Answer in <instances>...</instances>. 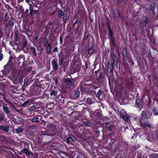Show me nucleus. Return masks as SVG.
Masks as SVG:
<instances>
[{"instance_id": "f257e3e1", "label": "nucleus", "mask_w": 158, "mask_h": 158, "mask_svg": "<svg viewBox=\"0 0 158 158\" xmlns=\"http://www.w3.org/2000/svg\"><path fill=\"white\" fill-rule=\"evenodd\" d=\"M149 118L147 112L145 110L142 111L139 120V123L141 127L144 129H146L147 127L152 128L150 123L147 120Z\"/></svg>"}, {"instance_id": "f03ea898", "label": "nucleus", "mask_w": 158, "mask_h": 158, "mask_svg": "<svg viewBox=\"0 0 158 158\" xmlns=\"http://www.w3.org/2000/svg\"><path fill=\"white\" fill-rule=\"evenodd\" d=\"M114 139H102V141L104 146L107 148H110L114 147H116L115 143L117 142V140Z\"/></svg>"}, {"instance_id": "7ed1b4c3", "label": "nucleus", "mask_w": 158, "mask_h": 158, "mask_svg": "<svg viewBox=\"0 0 158 158\" xmlns=\"http://www.w3.org/2000/svg\"><path fill=\"white\" fill-rule=\"evenodd\" d=\"M9 14L8 12L5 13L4 18V22L5 23L6 25H9L11 27H12L14 24V19L13 17L10 18L9 17Z\"/></svg>"}, {"instance_id": "20e7f679", "label": "nucleus", "mask_w": 158, "mask_h": 158, "mask_svg": "<svg viewBox=\"0 0 158 158\" xmlns=\"http://www.w3.org/2000/svg\"><path fill=\"white\" fill-rule=\"evenodd\" d=\"M80 65L81 63L79 62L71 64L70 68L71 73L73 74L75 72H79L81 69Z\"/></svg>"}, {"instance_id": "39448f33", "label": "nucleus", "mask_w": 158, "mask_h": 158, "mask_svg": "<svg viewBox=\"0 0 158 158\" xmlns=\"http://www.w3.org/2000/svg\"><path fill=\"white\" fill-rule=\"evenodd\" d=\"M31 93L34 95H39L41 94V89L40 88L37 86H31L30 88Z\"/></svg>"}, {"instance_id": "423d86ee", "label": "nucleus", "mask_w": 158, "mask_h": 158, "mask_svg": "<svg viewBox=\"0 0 158 158\" xmlns=\"http://www.w3.org/2000/svg\"><path fill=\"white\" fill-rule=\"evenodd\" d=\"M106 129L111 132H114L115 130V126L112 122H106L104 125Z\"/></svg>"}, {"instance_id": "0eeeda50", "label": "nucleus", "mask_w": 158, "mask_h": 158, "mask_svg": "<svg viewBox=\"0 0 158 158\" xmlns=\"http://www.w3.org/2000/svg\"><path fill=\"white\" fill-rule=\"evenodd\" d=\"M83 140V144L85 148L87 151H89L90 149L91 148L92 142H89V140H87V139H82Z\"/></svg>"}, {"instance_id": "6e6552de", "label": "nucleus", "mask_w": 158, "mask_h": 158, "mask_svg": "<svg viewBox=\"0 0 158 158\" xmlns=\"http://www.w3.org/2000/svg\"><path fill=\"white\" fill-rule=\"evenodd\" d=\"M35 99V98L33 97L31 98V99L24 102L23 105L25 107H27L31 105L32 103L33 104H37L40 102H36L35 101H34Z\"/></svg>"}, {"instance_id": "1a4fd4ad", "label": "nucleus", "mask_w": 158, "mask_h": 158, "mask_svg": "<svg viewBox=\"0 0 158 158\" xmlns=\"http://www.w3.org/2000/svg\"><path fill=\"white\" fill-rule=\"evenodd\" d=\"M47 127L48 131H52V132L55 133L56 130V126L54 123L50 122L48 124Z\"/></svg>"}, {"instance_id": "9d476101", "label": "nucleus", "mask_w": 158, "mask_h": 158, "mask_svg": "<svg viewBox=\"0 0 158 158\" xmlns=\"http://www.w3.org/2000/svg\"><path fill=\"white\" fill-rule=\"evenodd\" d=\"M29 10V15L30 17L32 18L36 17V15L38 13V11L34 10L33 7L31 6H30Z\"/></svg>"}, {"instance_id": "9b49d317", "label": "nucleus", "mask_w": 158, "mask_h": 158, "mask_svg": "<svg viewBox=\"0 0 158 158\" xmlns=\"http://www.w3.org/2000/svg\"><path fill=\"white\" fill-rule=\"evenodd\" d=\"M120 116L123 119L126 121H127L128 120L129 116L127 113L123 110H121L119 112Z\"/></svg>"}, {"instance_id": "f8f14e48", "label": "nucleus", "mask_w": 158, "mask_h": 158, "mask_svg": "<svg viewBox=\"0 0 158 158\" xmlns=\"http://www.w3.org/2000/svg\"><path fill=\"white\" fill-rule=\"evenodd\" d=\"M29 144L27 143H24V147L23 149V152L25 153L26 156L28 157L31 154V151H29L28 149V148H29Z\"/></svg>"}, {"instance_id": "ddd939ff", "label": "nucleus", "mask_w": 158, "mask_h": 158, "mask_svg": "<svg viewBox=\"0 0 158 158\" xmlns=\"http://www.w3.org/2000/svg\"><path fill=\"white\" fill-rule=\"evenodd\" d=\"M111 56L112 57V60L113 61V64L114 65H115L116 67H118V60L116 53L113 52Z\"/></svg>"}, {"instance_id": "4468645a", "label": "nucleus", "mask_w": 158, "mask_h": 158, "mask_svg": "<svg viewBox=\"0 0 158 158\" xmlns=\"http://www.w3.org/2000/svg\"><path fill=\"white\" fill-rule=\"evenodd\" d=\"M78 139H66V143L69 144L75 145L78 144Z\"/></svg>"}, {"instance_id": "2eb2a0df", "label": "nucleus", "mask_w": 158, "mask_h": 158, "mask_svg": "<svg viewBox=\"0 0 158 158\" xmlns=\"http://www.w3.org/2000/svg\"><path fill=\"white\" fill-rule=\"evenodd\" d=\"M42 118V117L40 115H37L34 116V117L31 120V121L32 122L39 123L40 121H41Z\"/></svg>"}, {"instance_id": "dca6fc26", "label": "nucleus", "mask_w": 158, "mask_h": 158, "mask_svg": "<svg viewBox=\"0 0 158 158\" xmlns=\"http://www.w3.org/2000/svg\"><path fill=\"white\" fill-rule=\"evenodd\" d=\"M63 82L64 84H66V85L70 86H73V81L69 78H64L63 80Z\"/></svg>"}, {"instance_id": "f3484780", "label": "nucleus", "mask_w": 158, "mask_h": 158, "mask_svg": "<svg viewBox=\"0 0 158 158\" xmlns=\"http://www.w3.org/2000/svg\"><path fill=\"white\" fill-rule=\"evenodd\" d=\"M123 58L125 61H127L128 59V57L127 55V50L125 48H123L122 52Z\"/></svg>"}, {"instance_id": "a211bd4d", "label": "nucleus", "mask_w": 158, "mask_h": 158, "mask_svg": "<svg viewBox=\"0 0 158 158\" xmlns=\"http://www.w3.org/2000/svg\"><path fill=\"white\" fill-rule=\"evenodd\" d=\"M58 56L59 57V65L60 66L62 65L64 61L65 56L63 54L60 55L59 54H58Z\"/></svg>"}, {"instance_id": "6ab92c4d", "label": "nucleus", "mask_w": 158, "mask_h": 158, "mask_svg": "<svg viewBox=\"0 0 158 158\" xmlns=\"http://www.w3.org/2000/svg\"><path fill=\"white\" fill-rule=\"evenodd\" d=\"M30 49L33 57H35L37 55L36 48L34 47H31L30 48Z\"/></svg>"}, {"instance_id": "aec40b11", "label": "nucleus", "mask_w": 158, "mask_h": 158, "mask_svg": "<svg viewBox=\"0 0 158 158\" xmlns=\"http://www.w3.org/2000/svg\"><path fill=\"white\" fill-rule=\"evenodd\" d=\"M17 60L18 61V65L20 66V64L22 63H23L25 59V57L23 55H20L17 58Z\"/></svg>"}, {"instance_id": "412c9836", "label": "nucleus", "mask_w": 158, "mask_h": 158, "mask_svg": "<svg viewBox=\"0 0 158 158\" xmlns=\"http://www.w3.org/2000/svg\"><path fill=\"white\" fill-rule=\"evenodd\" d=\"M15 123L19 125H23V119L22 118L18 117L14 120Z\"/></svg>"}, {"instance_id": "4be33fe9", "label": "nucleus", "mask_w": 158, "mask_h": 158, "mask_svg": "<svg viewBox=\"0 0 158 158\" xmlns=\"http://www.w3.org/2000/svg\"><path fill=\"white\" fill-rule=\"evenodd\" d=\"M35 127L33 126H30L28 128V131L27 132V137L28 138L29 137H33V133L32 132H31V133L30 132V131L31 129H33V128H34Z\"/></svg>"}, {"instance_id": "5701e85b", "label": "nucleus", "mask_w": 158, "mask_h": 158, "mask_svg": "<svg viewBox=\"0 0 158 158\" xmlns=\"http://www.w3.org/2000/svg\"><path fill=\"white\" fill-rule=\"evenodd\" d=\"M57 61L56 59L55 58L52 62L53 68L55 70H57L58 69V65L57 63Z\"/></svg>"}, {"instance_id": "b1692460", "label": "nucleus", "mask_w": 158, "mask_h": 158, "mask_svg": "<svg viewBox=\"0 0 158 158\" xmlns=\"http://www.w3.org/2000/svg\"><path fill=\"white\" fill-rule=\"evenodd\" d=\"M148 22V19L147 17H143L141 23L142 24L143 27H146Z\"/></svg>"}, {"instance_id": "393cba45", "label": "nucleus", "mask_w": 158, "mask_h": 158, "mask_svg": "<svg viewBox=\"0 0 158 158\" xmlns=\"http://www.w3.org/2000/svg\"><path fill=\"white\" fill-rule=\"evenodd\" d=\"M156 6V3L154 2H152L150 3V10L154 14Z\"/></svg>"}, {"instance_id": "a878e982", "label": "nucleus", "mask_w": 158, "mask_h": 158, "mask_svg": "<svg viewBox=\"0 0 158 158\" xmlns=\"http://www.w3.org/2000/svg\"><path fill=\"white\" fill-rule=\"evenodd\" d=\"M50 98H55L57 95V92L54 90L51 91L50 94Z\"/></svg>"}, {"instance_id": "bb28decb", "label": "nucleus", "mask_w": 158, "mask_h": 158, "mask_svg": "<svg viewBox=\"0 0 158 158\" xmlns=\"http://www.w3.org/2000/svg\"><path fill=\"white\" fill-rule=\"evenodd\" d=\"M4 70L3 71V74L5 75L9 74L10 73V69L7 65H5L4 67Z\"/></svg>"}, {"instance_id": "cd10ccee", "label": "nucleus", "mask_w": 158, "mask_h": 158, "mask_svg": "<svg viewBox=\"0 0 158 158\" xmlns=\"http://www.w3.org/2000/svg\"><path fill=\"white\" fill-rule=\"evenodd\" d=\"M46 52L48 54H50L51 53L52 47L50 43H49L46 49Z\"/></svg>"}, {"instance_id": "c85d7f7f", "label": "nucleus", "mask_w": 158, "mask_h": 158, "mask_svg": "<svg viewBox=\"0 0 158 158\" xmlns=\"http://www.w3.org/2000/svg\"><path fill=\"white\" fill-rule=\"evenodd\" d=\"M109 40L110 44L111 47H115L116 46L115 41L114 40L113 37L109 38Z\"/></svg>"}, {"instance_id": "c756f323", "label": "nucleus", "mask_w": 158, "mask_h": 158, "mask_svg": "<svg viewBox=\"0 0 158 158\" xmlns=\"http://www.w3.org/2000/svg\"><path fill=\"white\" fill-rule=\"evenodd\" d=\"M113 14L115 17L118 19L120 18V16L117 9H115L114 10Z\"/></svg>"}, {"instance_id": "7c9ffc66", "label": "nucleus", "mask_w": 158, "mask_h": 158, "mask_svg": "<svg viewBox=\"0 0 158 158\" xmlns=\"http://www.w3.org/2000/svg\"><path fill=\"white\" fill-rule=\"evenodd\" d=\"M83 124L86 127H90L92 125V123L89 121H84L82 122Z\"/></svg>"}, {"instance_id": "2f4dec72", "label": "nucleus", "mask_w": 158, "mask_h": 158, "mask_svg": "<svg viewBox=\"0 0 158 158\" xmlns=\"http://www.w3.org/2000/svg\"><path fill=\"white\" fill-rule=\"evenodd\" d=\"M0 129L6 132H7L9 130V127L8 126H3L0 125Z\"/></svg>"}, {"instance_id": "473e14b6", "label": "nucleus", "mask_w": 158, "mask_h": 158, "mask_svg": "<svg viewBox=\"0 0 158 158\" xmlns=\"http://www.w3.org/2000/svg\"><path fill=\"white\" fill-rule=\"evenodd\" d=\"M23 41V48L26 47L27 45V40L25 37H23L22 39Z\"/></svg>"}, {"instance_id": "72a5a7b5", "label": "nucleus", "mask_w": 158, "mask_h": 158, "mask_svg": "<svg viewBox=\"0 0 158 158\" xmlns=\"http://www.w3.org/2000/svg\"><path fill=\"white\" fill-rule=\"evenodd\" d=\"M3 110L4 112L6 114H8L10 113V111L9 108L7 106H3L2 107Z\"/></svg>"}, {"instance_id": "f704fd0d", "label": "nucleus", "mask_w": 158, "mask_h": 158, "mask_svg": "<svg viewBox=\"0 0 158 158\" xmlns=\"http://www.w3.org/2000/svg\"><path fill=\"white\" fill-rule=\"evenodd\" d=\"M152 112L154 115H158V106L155 107L152 109Z\"/></svg>"}, {"instance_id": "c9c22d12", "label": "nucleus", "mask_w": 158, "mask_h": 158, "mask_svg": "<svg viewBox=\"0 0 158 158\" xmlns=\"http://www.w3.org/2000/svg\"><path fill=\"white\" fill-rule=\"evenodd\" d=\"M140 106V100L139 98L136 99L135 102V107L137 108H139Z\"/></svg>"}, {"instance_id": "e433bc0d", "label": "nucleus", "mask_w": 158, "mask_h": 158, "mask_svg": "<svg viewBox=\"0 0 158 158\" xmlns=\"http://www.w3.org/2000/svg\"><path fill=\"white\" fill-rule=\"evenodd\" d=\"M48 40L47 35H45L44 38L43 42L44 43V45L45 46H47V44L48 42Z\"/></svg>"}, {"instance_id": "4c0bfd02", "label": "nucleus", "mask_w": 158, "mask_h": 158, "mask_svg": "<svg viewBox=\"0 0 158 158\" xmlns=\"http://www.w3.org/2000/svg\"><path fill=\"white\" fill-rule=\"evenodd\" d=\"M40 35H35L34 37L33 38V40L34 42L37 44H39L41 43V42H39L38 43V40H37L38 39Z\"/></svg>"}, {"instance_id": "58836bf2", "label": "nucleus", "mask_w": 158, "mask_h": 158, "mask_svg": "<svg viewBox=\"0 0 158 158\" xmlns=\"http://www.w3.org/2000/svg\"><path fill=\"white\" fill-rule=\"evenodd\" d=\"M149 80L150 82H154V80H155L156 77L153 75H150L149 77Z\"/></svg>"}, {"instance_id": "ea45409f", "label": "nucleus", "mask_w": 158, "mask_h": 158, "mask_svg": "<svg viewBox=\"0 0 158 158\" xmlns=\"http://www.w3.org/2000/svg\"><path fill=\"white\" fill-rule=\"evenodd\" d=\"M7 2H9L10 0H6ZM11 3V4L14 7H16V0H10Z\"/></svg>"}, {"instance_id": "a19ab883", "label": "nucleus", "mask_w": 158, "mask_h": 158, "mask_svg": "<svg viewBox=\"0 0 158 158\" xmlns=\"http://www.w3.org/2000/svg\"><path fill=\"white\" fill-rule=\"evenodd\" d=\"M18 32L17 31H15L14 34V39L15 41H18L19 39Z\"/></svg>"}, {"instance_id": "79ce46f5", "label": "nucleus", "mask_w": 158, "mask_h": 158, "mask_svg": "<svg viewBox=\"0 0 158 158\" xmlns=\"http://www.w3.org/2000/svg\"><path fill=\"white\" fill-rule=\"evenodd\" d=\"M94 50V48L92 47H90L88 48L87 51V53L88 54H91L93 53Z\"/></svg>"}, {"instance_id": "37998d69", "label": "nucleus", "mask_w": 158, "mask_h": 158, "mask_svg": "<svg viewBox=\"0 0 158 158\" xmlns=\"http://www.w3.org/2000/svg\"><path fill=\"white\" fill-rule=\"evenodd\" d=\"M17 133H19L22 132L23 130V128L21 126L18 127L17 129H15Z\"/></svg>"}, {"instance_id": "c03bdc74", "label": "nucleus", "mask_w": 158, "mask_h": 158, "mask_svg": "<svg viewBox=\"0 0 158 158\" xmlns=\"http://www.w3.org/2000/svg\"><path fill=\"white\" fill-rule=\"evenodd\" d=\"M102 90L101 89H99L97 94H96L95 93H94V94L96 95V96L97 98H99L100 97V95L102 94Z\"/></svg>"}, {"instance_id": "a18cd8bd", "label": "nucleus", "mask_w": 158, "mask_h": 158, "mask_svg": "<svg viewBox=\"0 0 158 158\" xmlns=\"http://www.w3.org/2000/svg\"><path fill=\"white\" fill-rule=\"evenodd\" d=\"M41 135H42L48 136H51L53 135V134H52L51 133H48L46 132H44V131H42L41 132Z\"/></svg>"}, {"instance_id": "49530a36", "label": "nucleus", "mask_w": 158, "mask_h": 158, "mask_svg": "<svg viewBox=\"0 0 158 158\" xmlns=\"http://www.w3.org/2000/svg\"><path fill=\"white\" fill-rule=\"evenodd\" d=\"M29 64V61H25L22 64V65L24 68H26L27 67V65Z\"/></svg>"}, {"instance_id": "de8ad7c7", "label": "nucleus", "mask_w": 158, "mask_h": 158, "mask_svg": "<svg viewBox=\"0 0 158 158\" xmlns=\"http://www.w3.org/2000/svg\"><path fill=\"white\" fill-rule=\"evenodd\" d=\"M114 35V33L113 31V30L109 31V34H108V36L109 38L113 37Z\"/></svg>"}, {"instance_id": "09e8293b", "label": "nucleus", "mask_w": 158, "mask_h": 158, "mask_svg": "<svg viewBox=\"0 0 158 158\" xmlns=\"http://www.w3.org/2000/svg\"><path fill=\"white\" fill-rule=\"evenodd\" d=\"M64 15V12L62 10H60L58 12V17H60L61 16H63Z\"/></svg>"}, {"instance_id": "8fccbe9b", "label": "nucleus", "mask_w": 158, "mask_h": 158, "mask_svg": "<svg viewBox=\"0 0 158 158\" xmlns=\"http://www.w3.org/2000/svg\"><path fill=\"white\" fill-rule=\"evenodd\" d=\"M80 94V91L78 89L74 94V96L76 98H78L79 97Z\"/></svg>"}, {"instance_id": "3c124183", "label": "nucleus", "mask_w": 158, "mask_h": 158, "mask_svg": "<svg viewBox=\"0 0 158 158\" xmlns=\"http://www.w3.org/2000/svg\"><path fill=\"white\" fill-rule=\"evenodd\" d=\"M69 136L67 137V136H65L64 138H74V136L72 135L70 133H68Z\"/></svg>"}, {"instance_id": "603ef678", "label": "nucleus", "mask_w": 158, "mask_h": 158, "mask_svg": "<svg viewBox=\"0 0 158 158\" xmlns=\"http://www.w3.org/2000/svg\"><path fill=\"white\" fill-rule=\"evenodd\" d=\"M5 115L3 114H0V122L3 121L4 119Z\"/></svg>"}, {"instance_id": "864d4df0", "label": "nucleus", "mask_w": 158, "mask_h": 158, "mask_svg": "<svg viewBox=\"0 0 158 158\" xmlns=\"http://www.w3.org/2000/svg\"><path fill=\"white\" fill-rule=\"evenodd\" d=\"M32 156V157L33 158H38V155L37 153L34 154L32 152H31V154H30Z\"/></svg>"}, {"instance_id": "5fc2aeb1", "label": "nucleus", "mask_w": 158, "mask_h": 158, "mask_svg": "<svg viewBox=\"0 0 158 158\" xmlns=\"http://www.w3.org/2000/svg\"><path fill=\"white\" fill-rule=\"evenodd\" d=\"M40 31L39 30H35L34 31L35 34L36 35H40Z\"/></svg>"}, {"instance_id": "6e6d98bb", "label": "nucleus", "mask_w": 158, "mask_h": 158, "mask_svg": "<svg viewBox=\"0 0 158 158\" xmlns=\"http://www.w3.org/2000/svg\"><path fill=\"white\" fill-rule=\"evenodd\" d=\"M141 130V128L139 127L134 129V131L136 133H139V132H140Z\"/></svg>"}, {"instance_id": "4d7b16f0", "label": "nucleus", "mask_w": 158, "mask_h": 158, "mask_svg": "<svg viewBox=\"0 0 158 158\" xmlns=\"http://www.w3.org/2000/svg\"><path fill=\"white\" fill-rule=\"evenodd\" d=\"M44 117L46 118L48 117V116L49 115V112L47 111H46L44 112Z\"/></svg>"}, {"instance_id": "13d9d810", "label": "nucleus", "mask_w": 158, "mask_h": 158, "mask_svg": "<svg viewBox=\"0 0 158 158\" xmlns=\"http://www.w3.org/2000/svg\"><path fill=\"white\" fill-rule=\"evenodd\" d=\"M95 133L97 137H99V134L100 133V131L98 130H96L95 131Z\"/></svg>"}, {"instance_id": "bf43d9fd", "label": "nucleus", "mask_w": 158, "mask_h": 158, "mask_svg": "<svg viewBox=\"0 0 158 158\" xmlns=\"http://www.w3.org/2000/svg\"><path fill=\"white\" fill-rule=\"evenodd\" d=\"M19 10L20 11V12L21 13H23L24 11V10L23 8V6H20L19 7Z\"/></svg>"}, {"instance_id": "052dcab7", "label": "nucleus", "mask_w": 158, "mask_h": 158, "mask_svg": "<svg viewBox=\"0 0 158 158\" xmlns=\"http://www.w3.org/2000/svg\"><path fill=\"white\" fill-rule=\"evenodd\" d=\"M16 0V7H17V5H19V4L21 2H23V1L24 0Z\"/></svg>"}, {"instance_id": "680f3d73", "label": "nucleus", "mask_w": 158, "mask_h": 158, "mask_svg": "<svg viewBox=\"0 0 158 158\" xmlns=\"http://www.w3.org/2000/svg\"><path fill=\"white\" fill-rule=\"evenodd\" d=\"M20 84H21L23 82V78L21 77H20L18 80Z\"/></svg>"}, {"instance_id": "e2e57ef3", "label": "nucleus", "mask_w": 158, "mask_h": 158, "mask_svg": "<svg viewBox=\"0 0 158 158\" xmlns=\"http://www.w3.org/2000/svg\"><path fill=\"white\" fill-rule=\"evenodd\" d=\"M67 15H64V17L63 18V20L65 22L66 20L67 19Z\"/></svg>"}, {"instance_id": "0e129e2a", "label": "nucleus", "mask_w": 158, "mask_h": 158, "mask_svg": "<svg viewBox=\"0 0 158 158\" xmlns=\"http://www.w3.org/2000/svg\"><path fill=\"white\" fill-rule=\"evenodd\" d=\"M78 19H77L74 22V23H73V27H75L76 24L78 23Z\"/></svg>"}, {"instance_id": "69168bd1", "label": "nucleus", "mask_w": 158, "mask_h": 158, "mask_svg": "<svg viewBox=\"0 0 158 158\" xmlns=\"http://www.w3.org/2000/svg\"><path fill=\"white\" fill-rule=\"evenodd\" d=\"M44 96L46 97V98L47 99L49 98H50V95L48 94H46L44 95Z\"/></svg>"}, {"instance_id": "338daca9", "label": "nucleus", "mask_w": 158, "mask_h": 158, "mask_svg": "<svg viewBox=\"0 0 158 158\" xmlns=\"http://www.w3.org/2000/svg\"><path fill=\"white\" fill-rule=\"evenodd\" d=\"M89 1L90 4H93L96 2V0H89Z\"/></svg>"}, {"instance_id": "774afa93", "label": "nucleus", "mask_w": 158, "mask_h": 158, "mask_svg": "<svg viewBox=\"0 0 158 158\" xmlns=\"http://www.w3.org/2000/svg\"><path fill=\"white\" fill-rule=\"evenodd\" d=\"M124 0H118L117 2V3L118 4H120Z\"/></svg>"}]
</instances>
